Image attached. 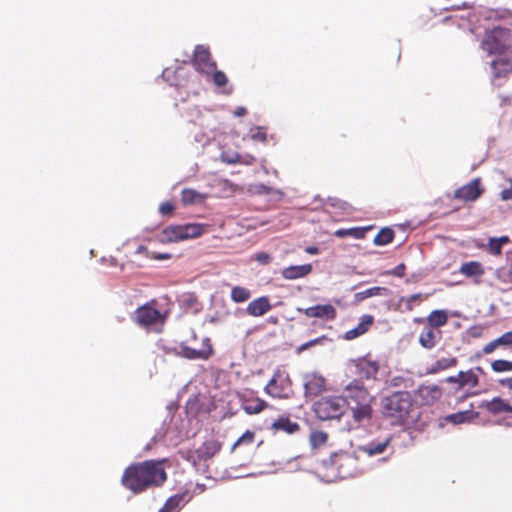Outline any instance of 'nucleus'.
<instances>
[{"instance_id": "f257e3e1", "label": "nucleus", "mask_w": 512, "mask_h": 512, "mask_svg": "<svg viewBox=\"0 0 512 512\" xmlns=\"http://www.w3.org/2000/svg\"><path fill=\"white\" fill-rule=\"evenodd\" d=\"M511 46L512 33L509 29L497 26L486 31L481 48L486 53V63L490 65L494 79L505 77L512 71Z\"/></svg>"}, {"instance_id": "f03ea898", "label": "nucleus", "mask_w": 512, "mask_h": 512, "mask_svg": "<svg viewBox=\"0 0 512 512\" xmlns=\"http://www.w3.org/2000/svg\"><path fill=\"white\" fill-rule=\"evenodd\" d=\"M167 476L159 463L152 460L128 466L123 473L122 485L134 493H140L150 486L165 482Z\"/></svg>"}, {"instance_id": "7ed1b4c3", "label": "nucleus", "mask_w": 512, "mask_h": 512, "mask_svg": "<svg viewBox=\"0 0 512 512\" xmlns=\"http://www.w3.org/2000/svg\"><path fill=\"white\" fill-rule=\"evenodd\" d=\"M413 405L408 391H398L382 399V414L391 418L392 423H403Z\"/></svg>"}, {"instance_id": "20e7f679", "label": "nucleus", "mask_w": 512, "mask_h": 512, "mask_svg": "<svg viewBox=\"0 0 512 512\" xmlns=\"http://www.w3.org/2000/svg\"><path fill=\"white\" fill-rule=\"evenodd\" d=\"M313 411L320 420L340 419L345 411V400L341 396H329L313 404Z\"/></svg>"}, {"instance_id": "39448f33", "label": "nucleus", "mask_w": 512, "mask_h": 512, "mask_svg": "<svg viewBox=\"0 0 512 512\" xmlns=\"http://www.w3.org/2000/svg\"><path fill=\"white\" fill-rule=\"evenodd\" d=\"M341 398L345 400V408L351 405L372 403L374 397L368 392L361 380L354 379L344 387Z\"/></svg>"}, {"instance_id": "423d86ee", "label": "nucleus", "mask_w": 512, "mask_h": 512, "mask_svg": "<svg viewBox=\"0 0 512 512\" xmlns=\"http://www.w3.org/2000/svg\"><path fill=\"white\" fill-rule=\"evenodd\" d=\"M341 398L345 400V408L351 405L372 403L374 397L368 392L361 380L354 379L344 387Z\"/></svg>"}, {"instance_id": "0eeeda50", "label": "nucleus", "mask_w": 512, "mask_h": 512, "mask_svg": "<svg viewBox=\"0 0 512 512\" xmlns=\"http://www.w3.org/2000/svg\"><path fill=\"white\" fill-rule=\"evenodd\" d=\"M390 442V436L373 439L365 444L357 446L354 450L355 457L363 458L366 456L368 458H374L384 455L388 450H390L389 455H391L393 453V449L390 446Z\"/></svg>"}, {"instance_id": "6e6552de", "label": "nucleus", "mask_w": 512, "mask_h": 512, "mask_svg": "<svg viewBox=\"0 0 512 512\" xmlns=\"http://www.w3.org/2000/svg\"><path fill=\"white\" fill-rule=\"evenodd\" d=\"M302 380L306 397H317L325 391V378L317 372L303 374Z\"/></svg>"}, {"instance_id": "1a4fd4ad", "label": "nucleus", "mask_w": 512, "mask_h": 512, "mask_svg": "<svg viewBox=\"0 0 512 512\" xmlns=\"http://www.w3.org/2000/svg\"><path fill=\"white\" fill-rule=\"evenodd\" d=\"M351 412L352 423L349 429L358 428L361 425L367 424L372 420L373 408L372 403L359 404L347 406Z\"/></svg>"}, {"instance_id": "9d476101", "label": "nucleus", "mask_w": 512, "mask_h": 512, "mask_svg": "<svg viewBox=\"0 0 512 512\" xmlns=\"http://www.w3.org/2000/svg\"><path fill=\"white\" fill-rule=\"evenodd\" d=\"M180 356L189 360H207L213 353V348L209 338H204L201 349H195L186 345H181L177 352Z\"/></svg>"}, {"instance_id": "9b49d317", "label": "nucleus", "mask_w": 512, "mask_h": 512, "mask_svg": "<svg viewBox=\"0 0 512 512\" xmlns=\"http://www.w3.org/2000/svg\"><path fill=\"white\" fill-rule=\"evenodd\" d=\"M135 320L140 326L147 327L157 322H161L163 317L159 310L149 304H145L136 309Z\"/></svg>"}, {"instance_id": "f8f14e48", "label": "nucleus", "mask_w": 512, "mask_h": 512, "mask_svg": "<svg viewBox=\"0 0 512 512\" xmlns=\"http://www.w3.org/2000/svg\"><path fill=\"white\" fill-rule=\"evenodd\" d=\"M483 192L484 189L481 187L480 179L475 178L468 184L456 189L453 197L464 201H475Z\"/></svg>"}, {"instance_id": "ddd939ff", "label": "nucleus", "mask_w": 512, "mask_h": 512, "mask_svg": "<svg viewBox=\"0 0 512 512\" xmlns=\"http://www.w3.org/2000/svg\"><path fill=\"white\" fill-rule=\"evenodd\" d=\"M215 62L210 57L208 48L203 45H197L194 50V65L202 73L209 75L211 69L215 67Z\"/></svg>"}, {"instance_id": "4468645a", "label": "nucleus", "mask_w": 512, "mask_h": 512, "mask_svg": "<svg viewBox=\"0 0 512 512\" xmlns=\"http://www.w3.org/2000/svg\"><path fill=\"white\" fill-rule=\"evenodd\" d=\"M192 498V494L186 490L169 497L158 512H179Z\"/></svg>"}, {"instance_id": "2eb2a0df", "label": "nucleus", "mask_w": 512, "mask_h": 512, "mask_svg": "<svg viewBox=\"0 0 512 512\" xmlns=\"http://www.w3.org/2000/svg\"><path fill=\"white\" fill-rule=\"evenodd\" d=\"M303 312L310 318L333 320L336 317V309L331 304H318L304 309Z\"/></svg>"}, {"instance_id": "dca6fc26", "label": "nucleus", "mask_w": 512, "mask_h": 512, "mask_svg": "<svg viewBox=\"0 0 512 512\" xmlns=\"http://www.w3.org/2000/svg\"><path fill=\"white\" fill-rule=\"evenodd\" d=\"M445 381L447 383H457L458 388H463L466 385L476 387L479 383L478 376L473 369H470L466 372L459 371L457 375L449 376Z\"/></svg>"}, {"instance_id": "f3484780", "label": "nucleus", "mask_w": 512, "mask_h": 512, "mask_svg": "<svg viewBox=\"0 0 512 512\" xmlns=\"http://www.w3.org/2000/svg\"><path fill=\"white\" fill-rule=\"evenodd\" d=\"M272 309L267 296H261L251 301L246 307V313L253 317H260Z\"/></svg>"}, {"instance_id": "a211bd4d", "label": "nucleus", "mask_w": 512, "mask_h": 512, "mask_svg": "<svg viewBox=\"0 0 512 512\" xmlns=\"http://www.w3.org/2000/svg\"><path fill=\"white\" fill-rule=\"evenodd\" d=\"M182 229V225H169L165 227L162 234L159 236V242L174 243L185 240Z\"/></svg>"}, {"instance_id": "6ab92c4d", "label": "nucleus", "mask_w": 512, "mask_h": 512, "mask_svg": "<svg viewBox=\"0 0 512 512\" xmlns=\"http://www.w3.org/2000/svg\"><path fill=\"white\" fill-rule=\"evenodd\" d=\"M312 271L311 264L292 265L282 270L281 275L287 280H295L305 277Z\"/></svg>"}, {"instance_id": "aec40b11", "label": "nucleus", "mask_w": 512, "mask_h": 512, "mask_svg": "<svg viewBox=\"0 0 512 512\" xmlns=\"http://www.w3.org/2000/svg\"><path fill=\"white\" fill-rule=\"evenodd\" d=\"M373 320H374L373 316L363 315L360 318V322L358 323V325L356 327L348 330L345 333L344 339L352 340V339H355V338L363 335L368 330V328L372 325Z\"/></svg>"}, {"instance_id": "412c9836", "label": "nucleus", "mask_w": 512, "mask_h": 512, "mask_svg": "<svg viewBox=\"0 0 512 512\" xmlns=\"http://www.w3.org/2000/svg\"><path fill=\"white\" fill-rule=\"evenodd\" d=\"M479 413L471 410L459 411L457 413L448 414L444 420L454 425L469 423L478 418Z\"/></svg>"}, {"instance_id": "4be33fe9", "label": "nucleus", "mask_w": 512, "mask_h": 512, "mask_svg": "<svg viewBox=\"0 0 512 512\" xmlns=\"http://www.w3.org/2000/svg\"><path fill=\"white\" fill-rule=\"evenodd\" d=\"M507 401L501 397H494L492 400H483L478 405L479 408H485L489 413L493 415L505 412Z\"/></svg>"}, {"instance_id": "5701e85b", "label": "nucleus", "mask_w": 512, "mask_h": 512, "mask_svg": "<svg viewBox=\"0 0 512 512\" xmlns=\"http://www.w3.org/2000/svg\"><path fill=\"white\" fill-rule=\"evenodd\" d=\"M221 445L214 440L206 441L197 449V455L200 460H208L219 452Z\"/></svg>"}, {"instance_id": "b1692460", "label": "nucleus", "mask_w": 512, "mask_h": 512, "mask_svg": "<svg viewBox=\"0 0 512 512\" xmlns=\"http://www.w3.org/2000/svg\"><path fill=\"white\" fill-rule=\"evenodd\" d=\"M271 427L275 430L284 431L287 434H294L300 429L299 424L291 421L288 417H279L272 423Z\"/></svg>"}, {"instance_id": "393cba45", "label": "nucleus", "mask_w": 512, "mask_h": 512, "mask_svg": "<svg viewBox=\"0 0 512 512\" xmlns=\"http://www.w3.org/2000/svg\"><path fill=\"white\" fill-rule=\"evenodd\" d=\"M440 338V332L432 328L423 329L419 335V343L425 349H432L436 345V338Z\"/></svg>"}, {"instance_id": "a878e982", "label": "nucleus", "mask_w": 512, "mask_h": 512, "mask_svg": "<svg viewBox=\"0 0 512 512\" xmlns=\"http://www.w3.org/2000/svg\"><path fill=\"white\" fill-rule=\"evenodd\" d=\"M512 344V331L505 332L500 337L494 339L493 341L487 343L483 347L484 354L492 353L498 346H506Z\"/></svg>"}, {"instance_id": "bb28decb", "label": "nucleus", "mask_w": 512, "mask_h": 512, "mask_svg": "<svg viewBox=\"0 0 512 512\" xmlns=\"http://www.w3.org/2000/svg\"><path fill=\"white\" fill-rule=\"evenodd\" d=\"M388 292H389V290L386 287H379V286L371 287L366 290L359 291V292L355 293L354 301L361 302L370 297L387 295Z\"/></svg>"}, {"instance_id": "cd10ccee", "label": "nucleus", "mask_w": 512, "mask_h": 512, "mask_svg": "<svg viewBox=\"0 0 512 512\" xmlns=\"http://www.w3.org/2000/svg\"><path fill=\"white\" fill-rule=\"evenodd\" d=\"M206 199L205 194H201L194 189L185 188L181 192V200L185 205L201 203Z\"/></svg>"}, {"instance_id": "c85d7f7f", "label": "nucleus", "mask_w": 512, "mask_h": 512, "mask_svg": "<svg viewBox=\"0 0 512 512\" xmlns=\"http://www.w3.org/2000/svg\"><path fill=\"white\" fill-rule=\"evenodd\" d=\"M459 271L466 277H475L484 274L482 265L477 261H469L463 263Z\"/></svg>"}, {"instance_id": "c756f323", "label": "nucleus", "mask_w": 512, "mask_h": 512, "mask_svg": "<svg viewBox=\"0 0 512 512\" xmlns=\"http://www.w3.org/2000/svg\"><path fill=\"white\" fill-rule=\"evenodd\" d=\"M394 230L390 227H383L374 237L373 243L377 246H385L394 239Z\"/></svg>"}, {"instance_id": "7c9ffc66", "label": "nucleus", "mask_w": 512, "mask_h": 512, "mask_svg": "<svg viewBox=\"0 0 512 512\" xmlns=\"http://www.w3.org/2000/svg\"><path fill=\"white\" fill-rule=\"evenodd\" d=\"M418 392L425 399L426 403L434 402L441 396V389L436 385L421 386Z\"/></svg>"}, {"instance_id": "2f4dec72", "label": "nucleus", "mask_w": 512, "mask_h": 512, "mask_svg": "<svg viewBox=\"0 0 512 512\" xmlns=\"http://www.w3.org/2000/svg\"><path fill=\"white\" fill-rule=\"evenodd\" d=\"M448 315L445 310H433L428 318V324L433 328H439L446 324Z\"/></svg>"}, {"instance_id": "473e14b6", "label": "nucleus", "mask_w": 512, "mask_h": 512, "mask_svg": "<svg viewBox=\"0 0 512 512\" xmlns=\"http://www.w3.org/2000/svg\"><path fill=\"white\" fill-rule=\"evenodd\" d=\"M191 123L204 125L203 111L199 106H189L183 114Z\"/></svg>"}, {"instance_id": "72a5a7b5", "label": "nucleus", "mask_w": 512, "mask_h": 512, "mask_svg": "<svg viewBox=\"0 0 512 512\" xmlns=\"http://www.w3.org/2000/svg\"><path fill=\"white\" fill-rule=\"evenodd\" d=\"M367 228L352 227V228H341L334 232V235L338 238H345L351 236L355 239H362L365 236Z\"/></svg>"}, {"instance_id": "f704fd0d", "label": "nucleus", "mask_w": 512, "mask_h": 512, "mask_svg": "<svg viewBox=\"0 0 512 512\" xmlns=\"http://www.w3.org/2000/svg\"><path fill=\"white\" fill-rule=\"evenodd\" d=\"M456 364H457V359L455 357L441 358V359L437 360L434 364H432L430 368H428L427 373L428 374H436L439 371L445 370L449 367H453Z\"/></svg>"}, {"instance_id": "c9c22d12", "label": "nucleus", "mask_w": 512, "mask_h": 512, "mask_svg": "<svg viewBox=\"0 0 512 512\" xmlns=\"http://www.w3.org/2000/svg\"><path fill=\"white\" fill-rule=\"evenodd\" d=\"M182 232H184L185 240L197 238L202 235L204 225L199 223H187L182 225Z\"/></svg>"}, {"instance_id": "e433bc0d", "label": "nucleus", "mask_w": 512, "mask_h": 512, "mask_svg": "<svg viewBox=\"0 0 512 512\" xmlns=\"http://www.w3.org/2000/svg\"><path fill=\"white\" fill-rule=\"evenodd\" d=\"M249 191L256 195H268L271 193L277 194L279 197H283L284 195V193L280 189H275L263 183L251 185Z\"/></svg>"}, {"instance_id": "4c0bfd02", "label": "nucleus", "mask_w": 512, "mask_h": 512, "mask_svg": "<svg viewBox=\"0 0 512 512\" xmlns=\"http://www.w3.org/2000/svg\"><path fill=\"white\" fill-rule=\"evenodd\" d=\"M181 71V67H178L175 70H172V68H165L161 74V77L171 86L177 87L180 85L178 78L181 77Z\"/></svg>"}, {"instance_id": "58836bf2", "label": "nucleus", "mask_w": 512, "mask_h": 512, "mask_svg": "<svg viewBox=\"0 0 512 512\" xmlns=\"http://www.w3.org/2000/svg\"><path fill=\"white\" fill-rule=\"evenodd\" d=\"M251 292L249 289L242 286H235L231 290V299L235 303H243L250 299Z\"/></svg>"}, {"instance_id": "ea45409f", "label": "nucleus", "mask_w": 512, "mask_h": 512, "mask_svg": "<svg viewBox=\"0 0 512 512\" xmlns=\"http://www.w3.org/2000/svg\"><path fill=\"white\" fill-rule=\"evenodd\" d=\"M349 457L346 454L342 453H331L329 457L322 460V465L326 468L332 467L334 465H342L343 462L349 461Z\"/></svg>"}, {"instance_id": "a19ab883", "label": "nucleus", "mask_w": 512, "mask_h": 512, "mask_svg": "<svg viewBox=\"0 0 512 512\" xmlns=\"http://www.w3.org/2000/svg\"><path fill=\"white\" fill-rule=\"evenodd\" d=\"M266 406L267 403L264 400L256 399L254 401L245 403L243 405V409L248 415H253L263 411Z\"/></svg>"}, {"instance_id": "79ce46f5", "label": "nucleus", "mask_w": 512, "mask_h": 512, "mask_svg": "<svg viewBox=\"0 0 512 512\" xmlns=\"http://www.w3.org/2000/svg\"><path fill=\"white\" fill-rule=\"evenodd\" d=\"M208 76H211L212 82L217 87H224L228 83L226 74L221 70H217L216 66L211 69V72Z\"/></svg>"}, {"instance_id": "37998d69", "label": "nucleus", "mask_w": 512, "mask_h": 512, "mask_svg": "<svg viewBox=\"0 0 512 512\" xmlns=\"http://www.w3.org/2000/svg\"><path fill=\"white\" fill-rule=\"evenodd\" d=\"M491 368L496 373L512 371V361L497 359L491 363Z\"/></svg>"}, {"instance_id": "c03bdc74", "label": "nucleus", "mask_w": 512, "mask_h": 512, "mask_svg": "<svg viewBox=\"0 0 512 512\" xmlns=\"http://www.w3.org/2000/svg\"><path fill=\"white\" fill-rule=\"evenodd\" d=\"M327 441V434L323 431H313L310 434V445L313 448L320 447Z\"/></svg>"}, {"instance_id": "a18cd8bd", "label": "nucleus", "mask_w": 512, "mask_h": 512, "mask_svg": "<svg viewBox=\"0 0 512 512\" xmlns=\"http://www.w3.org/2000/svg\"><path fill=\"white\" fill-rule=\"evenodd\" d=\"M250 133V137L252 140L259 141L262 143L267 142V133L266 128L264 126H255L251 128Z\"/></svg>"}, {"instance_id": "49530a36", "label": "nucleus", "mask_w": 512, "mask_h": 512, "mask_svg": "<svg viewBox=\"0 0 512 512\" xmlns=\"http://www.w3.org/2000/svg\"><path fill=\"white\" fill-rule=\"evenodd\" d=\"M265 391H266V393H268L269 395H271L273 397H278V398L283 397L282 389H280L279 386L277 385L276 375H274L270 379L268 384L265 386Z\"/></svg>"}, {"instance_id": "de8ad7c7", "label": "nucleus", "mask_w": 512, "mask_h": 512, "mask_svg": "<svg viewBox=\"0 0 512 512\" xmlns=\"http://www.w3.org/2000/svg\"><path fill=\"white\" fill-rule=\"evenodd\" d=\"M185 410L188 417H196L198 411L200 410L199 400L197 398L189 399L186 403Z\"/></svg>"}, {"instance_id": "09e8293b", "label": "nucleus", "mask_w": 512, "mask_h": 512, "mask_svg": "<svg viewBox=\"0 0 512 512\" xmlns=\"http://www.w3.org/2000/svg\"><path fill=\"white\" fill-rule=\"evenodd\" d=\"M327 204L333 208L342 210V211H348L350 209V204L344 200H341L336 197H328Z\"/></svg>"}, {"instance_id": "8fccbe9b", "label": "nucleus", "mask_w": 512, "mask_h": 512, "mask_svg": "<svg viewBox=\"0 0 512 512\" xmlns=\"http://www.w3.org/2000/svg\"><path fill=\"white\" fill-rule=\"evenodd\" d=\"M254 437H255V434L254 432L250 431V430H247L245 431L238 439L237 441L233 444L231 450L233 451L237 446L241 445V444H250L253 442L254 440Z\"/></svg>"}, {"instance_id": "3c124183", "label": "nucleus", "mask_w": 512, "mask_h": 512, "mask_svg": "<svg viewBox=\"0 0 512 512\" xmlns=\"http://www.w3.org/2000/svg\"><path fill=\"white\" fill-rule=\"evenodd\" d=\"M497 273L499 279L507 283H512V262L506 269H499Z\"/></svg>"}, {"instance_id": "603ef678", "label": "nucleus", "mask_w": 512, "mask_h": 512, "mask_svg": "<svg viewBox=\"0 0 512 512\" xmlns=\"http://www.w3.org/2000/svg\"><path fill=\"white\" fill-rule=\"evenodd\" d=\"M367 368L363 370V373L366 378H374L378 373V364L376 362H366Z\"/></svg>"}, {"instance_id": "864d4df0", "label": "nucleus", "mask_w": 512, "mask_h": 512, "mask_svg": "<svg viewBox=\"0 0 512 512\" xmlns=\"http://www.w3.org/2000/svg\"><path fill=\"white\" fill-rule=\"evenodd\" d=\"M488 251L492 255H500L502 252V246L495 240L494 237L489 238Z\"/></svg>"}, {"instance_id": "5fc2aeb1", "label": "nucleus", "mask_w": 512, "mask_h": 512, "mask_svg": "<svg viewBox=\"0 0 512 512\" xmlns=\"http://www.w3.org/2000/svg\"><path fill=\"white\" fill-rule=\"evenodd\" d=\"M173 210H174V206L169 201L163 202L159 206V213L162 214L163 216L172 214Z\"/></svg>"}, {"instance_id": "6e6d98bb", "label": "nucleus", "mask_w": 512, "mask_h": 512, "mask_svg": "<svg viewBox=\"0 0 512 512\" xmlns=\"http://www.w3.org/2000/svg\"><path fill=\"white\" fill-rule=\"evenodd\" d=\"M255 260L261 265H267L272 260V257L266 252H259L255 255Z\"/></svg>"}, {"instance_id": "4d7b16f0", "label": "nucleus", "mask_w": 512, "mask_h": 512, "mask_svg": "<svg viewBox=\"0 0 512 512\" xmlns=\"http://www.w3.org/2000/svg\"><path fill=\"white\" fill-rule=\"evenodd\" d=\"M222 161L227 164H236L239 163V161H241V155L239 153H234L232 155L223 154Z\"/></svg>"}, {"instance_id": "13d9d810", "label": "nucleus", "mask_w": 512, "mask_h": 512, "mask_svg": "<svg viewBox=\"0 0 512 512\" xmlns=\"http://www.w3.org/2000/svg\"><path fill=\"white\" fill-rule=\"evenodd\" d=\"M182 302L187 307H193L197 303V298L194 294H186L183 296Z\"/></svg>"}, {"instance_id": "bf43d9fd", "label": "nucleus", "mask_w": 512, "mask_h": 512, "mask_svg": "<svg viewBox=\"0 0 512 512\" xmlns=\"http://www.w3.org/2000/svg\"><path fill=\"white\" fill-rule=\"evenodd\" d=\"M500 196L503 201L512 200V181L509 188L501 191Z\"/></svg>"}, {"instance_id": "052dcab7", "label": "nucleus", "mask_w": 512, "mask_h": 512, "mask_svg": "<svg viewBox=\"0 0 512 512\" xmlns=\"http://www.w3.org/2000/svg\"><path fill=\"white\" fill-rule=\"evenodd\" d=\"M255 160V157L252 155H241V161H239V163L244 165H251L255 162Z\"/></svg>"}, {"instance_id": "680f3d73", "label": "nucleus", "mask_w": 512, "mask_h": 512, "mask_svg": "<svg viewBox=\"0 0 512 512\" xmlns=\"http://www.w3.org/2000/svg\"><path fill=\"white\" fill-rule=\"evenodd\" d=\"M405 271V265L403 263L398 264L393 270L392 274L398 277L403 276Z\"/></svg>"}, {"instance_id": "e2e57ef3", "label": "nucleus", "mask_w": 512, "mask_h": 512, "mask_svg": "<svg viewBox=\"0 0 512 512\" xmlns=\"http://www.w3.org/2000/svg\"><path fill=\"white\" fill-rule=\"evenodd\" d=\"M155 260H167L171 258V254L169 253H154L152 256Z\"/></svg>"}, {"instance_id": "0e129e2a", "label": "nucleus", "mask_w": 512, "mask_h": 512, "mask_svg": "<svg viewBox=\"0 0 512 512\" xmlns=\"http://www.w3.org/2000/svg\"><path fill=\"white\" fill-rule=\"evenodd\" d=\"M327 340V337L326 336H320L318 338H315V339H312L309 342L310 346H315L317 344H321L322 342L326 341Z\"/></svg>"}, {"instance_id": "69168bd1", "label": "nucleus", "mask_w": 512, "mask_h": 512, "mask_svg": "<svg viewBox=\"0 0 512 512\" xmlns=\"http://www.w3.org/2000/svg\"><path fill=\"white\" fill-rule=\"evenodd\" d=\"M246 113H247L246 108H245V107H243V106H239V107H237V108L235 109V111H234V116H235V117H242V116H244Z\"/></svg>"}, {"instance_id": "338daca9", "label": "nucleus", "mask_w": 512, "mask_h": 512, "mask_svg": "<svg viewBox=\"0 0 512 512\" xmlns=\"http://www.w3.org/2000/svg\"><path fill=\"white\" fill-rule=\"evenodd\" d=\"M494 238L502 247L503 245L508 244L510 242V238L506 235Z\"/></svg>"}, {"instance_id": "774afa93", "label": "nucleus", "mask_w": 512, "mask_h": 512, "mask_svg": "<svg viewBox=\"0 0 512 512\" xmlns=\"http://www.w3.org/2000/svg\"><path fill=\"white\" fill-rule=\"evenodd\" d=\"M499 384H501L502 386H506L509 389H512V377L500 379Z\"/></svg>"}]
</instances>
